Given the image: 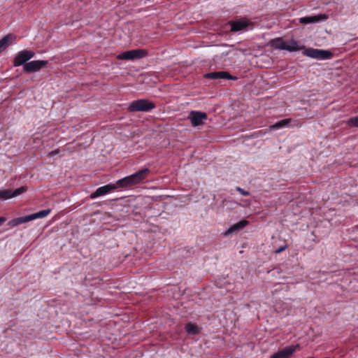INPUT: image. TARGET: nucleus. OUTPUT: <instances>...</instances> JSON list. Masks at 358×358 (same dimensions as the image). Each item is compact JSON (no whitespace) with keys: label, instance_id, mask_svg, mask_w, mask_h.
I'll list each match as a JSON object with an SVG mask.
<instances>
[{"label":"nucleus","instance_id":"1","mask_svg":"<svg viewBox=\"0 0 358 358\" xmlns=\"http://www.w3.org/2000/svg\"><path fill=\"white\" fill-rule=\"evenodd\" d=\"M150 172V171L148 168L142 169L130 176L118 180L115 183H109L97 188L95 192L90 194V198L94 199L105 196L117 189L128 188L140 184L148 177Z\"/></svg>","mask_w":358,"mask_h":358},{"label":"nucleus","instance_id":"2","mask_svg":"<svg viewBox=\"0 0 358 358\" xmlns=\"http://www.w3.org/2000/svg\"><path fill=\"white\" fill-rule=\"evenodd\" d=\"M271 45L276 49L288 52H297L305 48L301 43L293 38L285 41L282 38H276L272 41Z\"/></svg>","mask_w":358,"mask_h":358},{"label":"nucleus","instance_id":"3","mask_svg":"<svg viewBox=\"0 0 358 358\" xmlns=\"http://www.w3.org/2000/svg\"><path fill=\"white\" fill-rule=\"evenodd\" d=\"M155 108V105L148 99H138L132 101L128 106L130 112H149Z\"/></svg>","mask_w":358,"mask_h":358},{"label":"nucleus","instance_id":"4","mask_svg":"<svg viewBox=\"0 0 358 358\" xmlns=\"http://www.w3.org/2000/svg\"><path fill=\"white\" fill-rule=\"evenodd\" d=\"M303 55L318 60L330 59L333 56V53L329 50L315 49L311 48H304Z\"/></svg>","mask_w":358,"mask_h":358},{"label":"nucleus","instance_id":"5","mask_svg":"<svg viewBox=\"0 0 358 358\" xmlns=\"http://www.w3.org/2000/svg\"><path fill=\"white\" fill-rule=\"evenodd\" d=\"M148 52L143 49H135L123 52L118 55L117 58L120 60H134L137 59H142L146 57Z\"/></svg>","mask_w":358,"mask_h":358},{"label":"nucleus","instance_id":"6","mask_svg":"<svg viewBox=\"0 0 358 358\" xmlns=\"http://www.w3.org/2000/svg\"><path fill=\"white\" fill-rule=\"evenodd\" d=\"M187 119L190 121L193 127H196L203 124L208 119V115L204 112L192 110Z\"/></svg>","mask_w":358,"mask_h":358},{"label":"nucleus","instance_id":"7","mask_svg":"<svg viewBox=\"0 0 358 358\" xmlns=\"http://www.w3.org/2000/svg\"><path fill=\"white\" fill-rule=\"evenodd\" d=\"M35 55V53L31 50H22L17 53L16 57L14 59L13 64L15 66H19L23 65L27 62L33 58Z\"/></svg>","mask_w":358,"mask_h":358},{"label":"nucleus","instance_id":"8","mask_svg":"<svg viewBox=\"0 0 358 358\" xmlns=\"http://www.w3.org/2000/svg\"><path fill=\"white\" fill-rule=\"evenodd\" d=\"M47 60H35L27 62L23 66V71L26 73H31L38 71L48 64Z\"/></svg>","mask_w":358,"mask_h":358},{"label":"nucleus","instance_id":"9","mask_svg":"<svg viewBox=\"0 0 358 358\" xmlns=\"http://www.w3.org/2000/svg\"><path fill=\"white\" fill-rule=\"evenodd\" d=\"M27 187L22 186L15 190L5 189L0 191V199L6 200L13 197L17 196L21 194L24 193L27 190Z\"/></svg>","mask_w":358,"mask_h":358},{"label":"nucleus","instance_id":"10","mask_svg":"<svg viewBox=\"0 0 358 358\" xmlns=\"http://www.w3.org/2000/svg\"><path fill=\"white\" fill-rule=\"evenodd\" d=\"M229 24L230 25V29L231 31L237 32L245 30L246 28L249 26L250 22L248 20L242 18L234 21H230Z\"/></svg>","mask_w":358,"mask_h":358},{"label":"nucleus","instance_id":"11","mask_svg":"<svg viewBox=\"0 0 358 358\" xmlns=\"http://www.w3.org/2000/svg\"><path fill=\"white\" fill-rule=\"evenodd\" d=\"M204 78L212 80H220V79H228V80H236V77L230 75L227 71H214L206 73Z\"/></svg>","mask_w":358,"mask_h":358},{"label":"nucleus","instance_id":"12","mask_svg":"<svg viewBox=\"0 0 358 358\" xmlns=\"http://www.w3.org/2000/svg\"><path fill=\"white\" fill-rule=\"evenodd\" d=\"M298 347V345L287 346L272 355L270 358H289Z\"/></svg>","mask_w":358,"mask_h":358},{"label":"nucleus","instance_id":"13","mask_svg":"<svg viewBox=\"0 0 358 358\" xmlns=\"http://www.w3.org/2000/svg\"><path fill=\"white\" fill-rule=\"evenodd\" d=\"M248 222L246 220H241L234 224H232L227 231L224 232V235L227 236L234 234L237 233L242 229H243L247 224Z\"/></svg>","mask_w":358,"mask_h":358},{"label":"nucleus","instance_id":"14","mask_svg":"<svg viewBox=\"0 0 358 358\" xmlns=\"http://www.w3.org/2000/svg\"><path fill=\"white\" fill-rule=\"evenodd\" d=\"M327 19V15L325 14H320L314 16H307L301 17L299 22L302 24L316 23L321 21H324Z\"/></svg>","mask_w":358,"mask_h":358},{"label":"nucleus","instance_id":"15","mask_svg":"<svg viewBox=\"0 0 358 358\" xmlns=\"http://www.w3.org/2000/svg\"><path fill=\"white\" fill-rule=\"evenodd\" d=\"M51 212V209H45L37 213L27 215L28 221H32L36 219L43 218L48 216Z\"/></svg>","mask_w":358,"mask_h":358},{"label":"nucleus","instance_id":"16","mask_svg":"<svg viewBox=\"0 0 358 358\" xmlns=\"http://www.w3.org/2000/svg\"><path fill=\"white\" fill-rule=\"evenodd\" d=\"M14 39V36L11 34H8L0 40V52L4 50Z\"/></svg>","mask_w":358,"mask_h":358},{"label":"nucleus","instance_id":"17","mask_svg":"<svg viewBox=\"0 0 358 358\" xmlns=\"http://www.w3.org/2000/svg\"><path fill=\"white\" fill-rule=\"evenodd\" d=\"M291 122V119H284L277 122L271 125L270 127L272 130H278L282 128L287 127Z\"/></svg>","mask_w":358,"mask_h":358},{"label":"nucleus","instance_id":"18","mask_svg":"<svg viewBox=\"0 0 358 358\" xmlns=\"http://www.w3.org/2000/svg\"><path fill=\"white\" fill-rule=\"evenodd\" d=\"M28 222L29 221H28L27 217L26 215L24 217H20L13 219L12 220H10L8 222V225L10 227H16L17 225H20L21 224L26 223Z\"/></svg>","mask_w":358,"mask_h":358},{"label":"nucleus","instance_id":"19","mask_svg":"<svg viewBox=\"0 0 358 358\" xmlns=\"http://www.w3.org/2000/svg\"><path fill=\"white\" fill-rule=\"evenodd\" d=\"M185 330L188 334L196 335L199 333V329L196 325L192 323H188L185 326Z\"/></svg>","mask_w":358,"mask_h":358},{"label":"nucleus","instance_id":"20","mask_svg":"<svg viewBox=\"0 0 358 358\" xmlns=\"http://www.w3.org/2000/svg\"><path fill=\"white\" fill-rule=\"evenodd\" d=\"M348 123L352 126L358 127V116L350 118L348 121Z\"/></svg>","mask_w":358,"mask_h":358},{"label":"nucleus","instance_id":"21","mask_svg":"<svg viewBox=\"0 0 358 358\" xmlns=\"http://www.w3.org/2000/svg\"><path fill=\"white\" fill-rule=\"evenodd\" d=\"M236 189L241 194H242L243 196H249L250 195V192H248V191H245L244 190L243 188L240 187H236Z\"/></svg>","mask_w":358,"mask_h":358},{"label":"nucleus","instance_id":"22","mask_svg":"<svg viewBox=\"0 0 358 358\" xmlns=\"http://www.w3.org/2000/svg\"><path fill=\"white\" fill-rule=\"evenodd\" d=\"M285 249H286V245H284V246H282V247L279 248L278 249H277L275 251V252L278 254V253H280L281 252L284 251Z\"/></svg>","mask_w":358,"mask_h":358},{"label":"nucleus","instance_id":"23","mask_svg":"<svg viewBox=\"0 0 358 358\" xmlns=\"http://www.w3.org/2000/svg\"><path fill=\"white\" fill-rule=\"evenodd\" d=\"M6 220V217H0V225H1L3 222H5Z\"/></svg>","mask_w":358,"mask_h":358},{"label":"nucleus","instance_id":"24","mask_svg":"<svg viewBox=\"0 0 358 358\" xmlns=\"http://www.w3.org/2000/svg\"><path fill=\"white\" fill-rule=\"evenodd\" d=\"M309 358H313V357H309Z\"/></svg>","mask_w":358,"mask_h":358}]
</instances>
